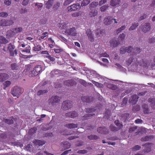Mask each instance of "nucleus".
<instances>
[{
    "label": "nucleus",
    "mask_w": 155,
    "mask_h": 155,
    "mask_svg": "<svg viewBox=\"0 0 155 155\" xmlns=\"http://www.w3.org/2000/svg\"><path fill=\"white\" fill-rule=\"evenodd\" d=\"M61 99L60 97L57 96H53L48 100V103L49 105L54 106L59 103Z\"/></svg>",
    "instance_id": "obj_1"
},
{
    "label": "nucleus",
    "mask_w": 155,
    "mask_h": 155,
    "mask_svg": "<svg viewBox=\"0 0 155 155\" xmlns=\"http://www.w3.org/2000/svg\"><path fill=\"white\" fill-rule=\"evenodd\" d=\"M114 123L117 127H115L113 124H111L110 126V129L111 131H117L122 128L123 125L122 124L120 123L119 120L115 121Z\"/></svg>",
    "instance_id": "obj_2"
},
{
    "label": "nucleus",
    "mask_w": 155,
    "mask_h": 155,
    "mask_svg": "<svg viewBox=\"0 0 155 155\" xmlns=\"http://www.w3.org/2000/svg\"><path fill=\"white\" fill-rule=\"evenodd\" d=\"M42 69V67L41 65H37L35 66L33 68V70L31 71L30 75L31 77L37 76L40 72L41 71Z\"/></svg>",
    "instance_id": "obj_3"
},
{
    "label": "nucleus",
    "mask_w": 155,
    "mask_h": 155,
    "mask_svg": "<svg viewBox=\"0 0 155 155\" xmlns=\"http://www.w3.org/2000/svg\"><path fill=\"white\" fill-rule=\"evenodd\" d=\"M72 102L70 101L67 100L64 101L62 104L61 108L64 110H66L71 108L72 107Z\"/></svg>",
    "instance_id": "obj_4"
},
{
    "label": "nucleus",
    "mask_w": 155,
    "mask_h": 155,
    "mask_svg": "<svg viewBox=\"0 0 155 155\" xmlns=\"http://www.w3.org/2000/svg\"><path fill=\"white\" fill-rule=\"evenodd\" d=\"M65 33L67 36H75L77 33L76 32V28L74 27L70 28H66L65 31Z\"/></svg>",
    "instance_id": "obj_5"
},
{
    "label": "nucleus",
    "mask_w": 155,
    "mask_h": 155,
    "mask_svg": "<svg viewBox=\"0 0 155 155\" xmlns=\"http://www.w3.org/2000/svg\"><path fill=\"white\" fill-rule=\"evenodd\" d=\"M21 88L18 86L14 87L11 90V94L14 97H18L21 94Z\"/></svg>",
    "instance_id": "obj_6"
},
{
    "label": "nucleus",
    "mask_w": 155,
    "mask_h": 155,
    "mask_svg": "<svg viewBox=\"0 0 155 155\" xmlns=\"http://www.w3.org/2000/svg\"><path fill=\"white\" fill-rule=\"evenodd\" d=\"M14 22L13 20L2 19L0 20V26H10L12 25Z\"/></svg>",
    "instance_id": "obj_7"
},
{
    "label": "nucleus",
    "mask_w": 155,
    "mask_h": 155,
    "mask_svg": "<svg viewBox=\"0 0 155 155\" xmlns=\"http://www.w3.org/2000/svg\"><path fill=\"white\" fill-rule=\"evenodd\" d=\"M113 21H114L115 24L117 23L116 19L112 18L110 16H107L104 19V22L105 25H110L112 23Z\"/></svg>",
    "instance_id": "obj_8"
},
{
    "label": "nucleus",
    "mask_w": 155,
    "mask_h": 155,
    "mask_svg": "<svg viewBox=\"0 0 155 155\" xmlns=\"http://www.w3.org/2000/svg\"><path fill=\"white\" fill-rule=\"evenodd\" d=\"M15 46L10 43L8 45V49L9 50L10 55L11 56H14L15 55H16L17 54V51L16 49L14 51L15 48Z\"/></svg>",
    "instance_id": "obj_9"
},
{
    "label": "nucleus",
    "mask_w": 155,
    "mask_h": 155,
    "mask_svg": "<svg viewBox=\"0 0 155 155\" xmlns=\"http://www.w3.org/2000/svg\"><path fill=\"white\" fill-rule=\"evenodd\" d=\"M81 8L80 4H74L68 7V11L72 12L79 10Z\"/></svg>",
    "instance_id": "obj_10"
},
{
    "label": "nucleus",
    "mask_w": 155,
    "mask_h": 155,
    "mask_svg": "<svg viewBox=\"0 0 155 155\" xmlns=\"http://www.w3.org/2000/svg\"><path fill=\"white\" fill-rule=\"evenodd\" d=\"M151 26L149 23H145L141 25V30L144 32L146 33L150 30Z\"/></svg>",
    "instance_id": "obj_11"
},
{
    "label": "nucleus",
    "mask_w": 155,
    "mask_h": 155,
    "mask_svg": "<svg viewBox=\"0 0 155 155\" xmlns=\"http://www.w3.org/2000/svg\"><path fill=\"white\" fill-rule=\"evenodd\" d=\"M135 59L136 60V61H135V60H134V62L137 66L139 65L141 66L145 67L147 66V64H148L149 65L150 64H149L147 60H145L144 61L142 59L141 60H140L139 62L138 61L137 59Z\"/></svg>",
    "instance_id": "obj_12"
},
{
    "label": "nucleus",
    "mask_w": 155,
    "mask_h": 155,
    "mask_svg": "<svg viewBox=\"0 0 155 155\" xmlns=\"http://www.w3.org/2000/svg\"><path fill=\"white\" fill-rule=\"evenodd\" d=\"M86 34L89 41L93 42L94 41V38L91 30L89 29H87L86 31Z\"/></svg>",
    "instance_id": "obj_13"
},
{
    "label": "nucleus",
    "mask_w": 155,
    "mask_h": 155,
    "mask_svg": "<svg viewBox=\"0 0 155 155\" xmlns=\"http://www.w3.org/2000/svg\"><path fill=\"white\" fill-rule=\"evenodd\" d=\"M139 97L136 94L134 95L131 96L129 100V102L132 104L134 105L136 104L138 101Z\"/></svg>",
    "instance_id": "obj_14"
},
{
    "label": "nucleus",
    "mask_w": 155,
    "mask_h": 155,
    "mask_svg": "<svg viewBox=\"0 0 155 155\" xmlns=\"http://www.w3.org/2000/svg\"><path fill=\"white\" fill-rule=\"evenodd\" d=\"M95 33L96 37H102L105 34V31L101 28H99L95 30Z\"/></svg>",
    "instance_id": "obj_15"
},
{
    "label": "nucleus",
    "mask_w": 155,
    "mask_h": 155,
    "mask_svg": "<svg viewBox=\"0 0 155 155\" xmlns=\"http://www.w3.org/2000/svg\"><path fill=\"white\" fill-rule=\"evenodd\" d=\"M97 130L98 133L105 134H107L109 132L108 129L104 127H99Z\"/></svg>",
    "instance_id": "obj_16"
},
{
    "label": "nucleus",
    "mask_w": 155,
    "mask_h": 155,
    "mask_svg": "<svg viewBox=\"0 0 155 155\" xmlns=\"http://www.w3.org/2000/svg\"><path fill=\"white\" fill-rule=\"evenodd\" d=\"M152 143H147L143 145L142 146H144L145 148L143 149V151L144 153H148L151 150V145Z\"/></svg>",
    "instance_id": "obj_17"
},
{
    "label": "nucleus",
    "mask_w": 155,
    "mask_h": 155,
    "mask_svg": "<svg viewBox=\"0 0 155 155\" xmlns=\"http://www.w3.org/2000/svg\"><path fill=\"white\" fill-rule=\"evenodd\" d=\"M65 116L66 117L73 118L77 117L78 114L75 111H72L65 113Z\"/></svg>",
    "instance_id": "obj_18"
},
{
    "label": "nucleus",
    "mask_w": 155,
    "mask_h": 155,
    "mask_svg": "<svg viewBox=\"0 0 155 155\" xmlns=\"http://www.w3.org/2000/svg\"><path fill=\"white\" fill-rule=\"evenodd\" d=\"M94 100V97L91 96L82 97L81 98V100L83 102L87 103H90Z\"/></svg>",
    "instance_id": "obj_19"
},
{
    "label": "nucleus",
    "mask_w": 155,
    "mask_h": 155,
    "mask_svg": "<svg viewBox=\"0 0 155 155\" xmlns=\"http://www.w3.org/2000/svg\"><path fill=\"white\" fill-rule=\"evenodd\" d=\"M110 45L113 48H115L118 46L120 42L118 40H117L115 39H113L110 41Z\"/></svg>",
    "instance_id": "obj_20"
},
{
    "label": "nucleus",
    "mask_w": 155,
    "mask_h": 155,
    "mask_svg": "<svg viewBox=\"0 0 155 155\" xmlns=\"http://www.w3.org/2000/svg\"><path fill=\"white\" fill-rule=\"evenodd\" d=\"M142 108L144 114H148L151 113L148 108V106L147 104H143L142 105Z\"/></svg>",
    "instance_id": "obj_21"
},
{
    "label": "nucleus",
    "mask_w": 155,
    "mask_h": 155,
    "mask_svg": "<svg viewBox=\"0 0 155 155\" xmlns=\"http://www.w3.org/2000/svg\"><path fill=\"white\" fill-rule=\"evenodd\" d=\"M8 77V75L6 73H1L0 74V81L3 82L7 79Z\"/></svg>",
    "instance_id": "obj_22"
},
{
    "label": "nucleus",
    "mask_w": 155,
    "mask_h": 155,
    "mask_svg": "<svg viewBox=\"0 0 155 155\" xmlns=\"http://www.w3.org/2000/svg\"><path fill=\"white\" fill-rule=\"evenodd\" d=\"M120 2V0H111L110 4L111 6L114 7L119 5Z\"/></svg>",
    "instance_id": "obj_23"
},
{
    "label": "nucleus",
    "mask_w": 155,
    "mask_h": 155,
    "mask_svg": "<svg viewBox=\"0 0 155 155\" xmlns=\"http://www.w3.org/2000/svg\"><path fill=\"white\" fill-rule=\"evenodd\" d=\"M148 101L151 103L152 108L155 109V98L150 97L148 99Z\"/></svg>",
    "instance_id": "obj_24"
},
{
    "label": "nucleus",
    "mask_w": 155,
    "mask_h": 155,
    "mask_svg": "<svg viewBox=\"0 0 155 155\" xmlns=\"http://www.w3.org/2000/svg\"><path fill=\"white\" fill-rule=\"evenodd\" d=\"M98 13L97 11L95 9H92L89 13V16L91 17H95L97 15Z\"/></svg>",
    "instance_id": "obj_25"
},
{
    "label": "nucleus",
    "mask_w": 155,
    "mask_h": 155,
    "mask_svg": "<svg viewBox=\"0 0 155 155\" xmlns=\"http://www.w3.org/2000/svg\"><path fill=\"white\" fill-rule=\"evenodd\" d=\"M153 136L152 135L146 136L144 137H142L141 140L142 141H146L153 139Z\"/></svg>",
    "instance_id": "obj_26"
},
{
    "label": "nucleus",
    "mask_w": 155,
    "mask_h": 155,
    "mask_svg": "<svg viewBox=\"0 0 155 155\" xmlns=\"http://www.w3.org/2000/svg\"><path fill=\"white\" fill-rule=\"evenodd\" d=\"M78 126V124H77L71 123L66 124L65 126L68 128L72 129L77 128Z\"/></svg>",
    "instance_id": "obj_27"
},
{
    "label": "nucleus",
    "mask_w": 155,
    "mask_h": 155,
    "mask_svg": "<svg viewBox=\"0 0 155 155\" xmlns=\"http://www.w3.org/2000/svg\"><path fill=\"white\" fill-rule=\"evenodd\" d=\"M34 143L36 145L39 146H42L45 144V142L44 140H35L34 142Z\"/></svg>",
    "instance_id": "obj_28"
},
{
    "label": "nucleus",
    "mask_w": 155,
    "mask_h": 155,
    "mask_svg": "<svg viewBox=\"0 0 155 155\" xmlns=\"http://www.w3.org/2000/svg\"><path fill=\"white\" fill-rule=\"evenodd\" d=\"M53 3V0H49L46 4V8L48 9H49L52 7Z\"/></svg>",
    "instance_id": "obj_29"
},
{
    "label": "nucleus",
    "mask_w": 155,
    "mask_h": 155,
    "mask_svg": "<svg viewBox=\"0 0 155 155\" xmlns=\"http://www.w3.org/2000/svg\"><path fill=\"white\" fill-rule=\"evenodd\" d=\"M73 81L72 80H69L64 81V84L68 86H71L73 85Z\"/></svg>",
    "instance_id": "obj_30"
},
{
    "label": "nucleus",
    "mask_w": 155,
    "mask_h": 155,
    "mask_svg": "<svg viewBox=\"0 0 155 155\" xmlns=\"http://www.w3.org/2000/svg\"><path fill=\"white\" fill-rule=\"evenodd\" d=\"M139 23L137 22L133 23L131 26L129 28V31L134 30L135 29L137 28V27Z\"/></svg>",
    "instance_id": "obj_31"
},
{
    "label": "nucleus",
    "mask_w": 155,
    "mask_h": 155,
    "mask_svg": "<svg viewBox=\"0 0 155 155\" xmlns=\"http://www.w3.org/2000/svg\"><path fill=\"white\" fill-rule=\"evenodd\" d=\"M13 29L10 30L8 31H7V35L9 36L10 37H12L14 35H15V33Z\"/></svg>",
    "instance_id": "obj_32"
},
{
    "label": "nucleus",
    "mask_w": 155,
    "mask_h": 155,
    "mask_svg": "<svg viewBox=\"0 0 155 155\" xmlns=\"http://www.w3.org/2000/svg\"><path fill=\"white\" fill-rule=\"evenodd\" d=\"M129 114L128 113H125L122 115L121 119L124 121H126L129 119Z\"/></svg>",
    "instance_id": "obj_33"
},
{
    "label": "nucleus",
    "mask_w": 155,
    "mask_h": 155,
    "mask_svg": "<svg viewBox=\"0 0 155 155\" xmlns=\"http://www.w3.org/2000/svg\"><path fill=\"white\" fill-rule=\"evenodd\" d=\"M63 145L64 148V150L69 148L71 146V143L67 141L64 142Z\"/></svg>",
    "instance_id": "obj_34"
},
{
    "label": "nucleus",
    "mask_w": 155,
    "mask_h": 155,
    "mask_svg": "<svg viewBox=\"0 0 155 155\" xmlns=\"http://www.w3.org/2000/svg\"><path fill=\"white\" fill-rule=\"evenodd\" d=\"M0 41H1V44H6L8 42V40L2 36H0Z\"/></svg>",
    "instance_id": "obj_35"
},
{
    "label": "nucleus",
    "mask_w": 155,
    "mask_h": 155,
    "mask_svg": "<svg viewBox=\"0 0 155 155\" xmlns=\"http://www.w3.org/2000/svg\"><path fill=\"white\" fill-rule=\"evenodd\" d=\"M88 139L90 140H96L99 138L98 136L96 135H91L87 136Z\"/></svg>",
    "instance_id": "obj_36"
},
{
    "label": "nucleus",
    "mask_w": 155,
    "mask_h": 155,
    "mask_svg": "<svg viewBox=\"0 0 155 155\" xmlns=\"http://www.w3.org/2000/svg\"><path fill=\"white\" fill-rule=\"evenodd\" d=\"M90 2V0H83L81 2V6L82 7L86 6L89 4Z\"/></svg>",
    "instance_id": "obj_37"
},
{
    "label": "nucleus",
    "mask_w": 155,
    "mask_h": 155,
    "mask_svg": "<svg viewBox=\"0 0 155 155\" xmlns=\"http://www.w3.org/2000/svg\"><path fill=\"white\" fill-rule=\"evenodd\" d=\"M94 115V114H88L85 115L84 116L82 117V120H85L89 118V117H90Z\"/></svg>",
    "instance_id": "obj_38"
},
{
    "label": "nucleus",
    "mask_w": 155,
    "mask_h": 155,
    "mask_svg": "<svg viewBox=\"0 0 155 155\" xmlns=\"http://www.w3.org/2000/svg\"><path fill=\"white\" fill-rule=\"evenodd\" d=\"M31 48L29 45L27 46L25 50L21 51L22 52H25L27 53H30L31 52Z\"/></svg>",
    "instance_id": "obj_39"
},
{
    "label": "nucleus",
    "mask_w": 155,
    "mask_h": 155,
    "mask_svg": "<svg viewBox=\"0 0 155 155\" xmlns=\"http://www.w3.org/2000/svg\"><path fill=\"white\" fill-rule=\"evenodd\" d=\"M125 37V35L124 33H122L119 36L118 38V40L120 41H123Z\"/></svg>",
    "instance_id": "obj_40"
},
{
    "label": "nucleus",
    "mask_w": 155,
    "mask_h": 155,
    "mask_svg": "<svg viewBox=\"0 0 155 155\" xmlns=\"http://www.w3.org/2000/svg\"><path fill=\"white\" fill-rule=\"evenodd\" d=\"M34 4H35V6H37L36 8H37L38 10H40L43 6V5L41 3H34Z\"/></svg>",
    "instance_id": "obj_41"
},
{
    "label": "nucleus",
    "mask_w": 155,
    "mask_h": 155,
    "mask_svg": "<svg viewBox=\"0 0 155 155\" xmlns=\"http://www.w3.org/2000/svg\"><path fill=\"white\" fill-rule=\"evenodd\" d=\"M37 130L36 127H34L30 129L29 131V133L30 135H32L35 133Z\"/></svg>",
    "instance_id": "obj_42"
},
{
    "label": "nucleus",
    "mask_w": 155,
    "mask_h": 155,
    "mask_svg": "<svg viewBox=\"0 0 155 155\" xmlns=\"http://www.w3.org/2000/svg\"><path fill=\"white\" fill-rule=\"evenodd\" d=\"M14 31L15 32V34L21 32L23 30L22 28L21 27H18V28H15L13 29Z\"/></svg>",
    "instance_id": "obj_43"
},
{
    "label": "nucleus",
    "mask_w": 155,
    "mask_h": 155,
    "mask_svg": "<svg viewBox=\"0 0 155 155\" xmlns=\"http://www.w3.org/2000/svg\"><path fill=\"white\" fill-rule=\"evenodd\" d=\"M96 109L92 108H86L85 111L87 113H91L94 112L95 111Z\"/></svg>",
    "instance_id": "obj_44"
},
{
    "label": "nucleus",
    "mask_w": 155,
    "mask_h": 155,
    "mask_svg": "<svg viewBox=\"0 0 155 155\" xmlns=\"http://www.w3.org/2000/svg\"><path fill=\"white\" fill-rule=\"evenodd\" d=\"M126 51L128 53H131L133 51L134 52V49L131 46H129L127 47H126Z\"/></svg>",
    "instance_id": "obj_45"
},
{
    "label": "nucleus",
    "mask_w": 155,
    "mask_h": 155,
    "mask_svg": "<svg viewBox=\"0 0 155 155\" xmlns=\"http://www.w3.org/2000/svg\"><path fill=\"white\" fill-rule=\"evenodd\" d=\"M61 4L60 3L58 2H57L56 3L54 4V5L53 7V9L54 10H56L58 9L59 8V7L60 6Z\"/></svg>",
    "instance_id": "obj_46"
},
{
    "label": "nucleus",
    "mask_w": 155,
    "mask_h": 155,
    "mask_svg": "<svg viewBox=\"0 0 155 155\" xmlns=\"http://www.w3.org/2000/svg\"><path fill=\"white\" fill-rule=\"evenodd\" d=\"M127 51L126 47H122L120 48V54H124Z\"/></svg>",
    "instance_id": "obj_47"
},
{
    "label": "nucleus",
    "mask_w": 155,
    "mask_h": 155,
    "mask_svg": "<svg viewBox=\"0 0 155 155\" xmlns=\"http://www.w3.org/2000/svg\"><path fill=\"white\" fill-rule=\"evenodd\" d=\"M11 84V82L10 81H5L3 83L4 89H5L6 87L9 86Z\"/></svg>",
    "instance_id": "obj_48"
},
{
    "label": "nucleus",
    "mask_w": 155,
    "mask_h": 155,
    "mask_svg": "<svg viewBox=\"0 0 155 155\" xmlns=\"http://www.w3.org/2000/svg\"><path fill=\"white\" fill-rule=\"evenodd\" d=\"M109 7L108 5H103L100 8V9L101 12L105 11Z\"/></svg>",
    "instance_id": "obj_49"
},
{
    "label": "nucleus",
    "mask_w": 155,
    "mask_h": 155,
    "mask_svg": "<svg viewBox=\"0 0 155 155\" xmlns=\"http://www.w3.org/2000/svg\"><path fill=\"white\" fill-rule=\"evenodd\" d=\"M11 67L13 70H17L18 68V66L17 64L15 63L11 64Z\"/></svg>",
    "instance_id": "obj_50"
},
{
    "label": "nucleus",
    "mask_w": 155,
    "mask_h": 155,
    "mask_svg": "<svg viewBox=\"0 0 155 155\" xmlns=\"http://www.w3.org/2000/svg\"><path fill=\"white\" fill-rule=\"evenodd\" d=\"M33 50L35 51H39L41 50V46L39 45H37L33 47Z\"/></svg>",
    "instance_id": "obj_51"
},
{
    "label": "nucleus",
    "mask_w": 155,
    "mask_h": 155,
    "mask_svg": "<svg viewBox=\"0 0 155 155\" xmlns=\"http://www.w3.org/2000/svg\"><path fill=\"white\" fill-rule=\"evenodd\" d=\"M134 60H135V61H136V60H135L133 57H130V58L127 61H126L127 64L128 65L130 64L134 61Z\"/></svg>",
    "instance_id": "obj_52"
},
{
    "label": "nucleus",
    "mask_w": 155,
    "mask_h": 155,
    "mask_svg": "<svg viewBox=\"0 0 155 155\" xmlns=\"http://www.w3.org/2000/svg\"><path fill=\"white\" fill-rule=\"evenodd\" d=\"M48 91L46 90H39L37 92V95L38 96L43 94L44 93H47Z\"/></svg>",
    "instance_id": "obj_53"
},
{
    "label": "nucleus",
    "mask_w": 155,
    "mask_h": 155,
    "mask_svg": "<svg viewBox=\"0 0 155 155\" xmlns=\"http://www.w3.org/2000/svg\"><path fill=\"white\" fill-rule=\"evenodd\" d=\"M45 57L47 58L48 59L52 62L54 61L55 60V59L54 58L51 57L50 55L49 54L48 55H45Z\"/></svg>",
    "instance_id": "obj_54"
},
{
    "label": "nucleus",
    "mask_w": 155,
    "mask_h": 155,
    "mask_svg": "<svg viewBox=\"0 0 155 155\" xmlns=\"http://www.w3.org/2000/svg\"><path fill=\"white\" fill-rule=\"evenodd\" d=\"M98 4V2H94L91 3L90 5V6L91 8H94L96 7Z\"/></svg>",
    "instance_id": "obj_55"
},
{
    "label": "nucleus",
    "mask_w": 155,
    "mask_h": 155,
    "mask_svg": "<svg viewBox=\"0 0 155 155\" xmlns=\"http://www.w3.org/2000/svg\"><path fill=\"white\" fill-rule=\"evenodd\" d=\"M126 27L125 25L122 26L120 27L117 30V34L119 33L122 30H124L126 28Z\"/></svg>",
    "instance_id": "obj_56"
},
{
    "label": "nucleus",
    "mask_w": 155,
    "mask_h": 155,
    "mask_svg": "<svg viewBox=\"0 0 155 155\" xmlns=\"http://www.w3.org/2000/svg\"><path fill=\"white\" fill-rule=\"evenodd\" d=\"M5 122L7 124H12L13 123L14 121L12 119H6L5 120Z\"/></svg>",
    "instance_id": "obj_57"
},
{
    "label": "nucleus",
    "mask_w": 155,
    "mask_h": 155,
    "mask_svg": "<svg viewBox=\"0 0 155 155\" xmlns=\"http://www.w3.org/2000/svg\"><path fill=\"white\" fill-rule=\"evenodd\" d=\"M8 16V14L6 12H0V17L3 18H6Z\"/></svg>",
    "instance_id": "obj_58"
},
{
    "label": "nucleus",
    "mask_w": 155,
    "mask_h": 155,
    "mask_svg": "<svg viewBox=\"0 0 155 155\" xmlns=\"http://www.w3.org/2000/svg\"><path fill=\"white\" fill-rule=\"evenodd\" d=\"M92 82L96 86H97L98 87H101L102 85V84L100 83H98V82H96L95 81H92Z\"/></svg>",
    "instance_id": "obj_59"
},
{
    "label": "nucleus",
    "mask_w": 155,
    "mask_h": 155,
    "mask_svg": "<svg viewBox=\"0 0 155 155\" xmlns=\"http://www.w3.org/2000/svg\"><path fill=\"white\" fill-rule=\"evenodd\" d=\"M100 57H109V55L106 52L101 53L99 54Z\"/></svg>",
    "instance_id": "obj_60"
},
{
    "label": "nucleus",
    "mask_w": 155,
    "mask_h": 155,
    "mask_svg": "<svg viewBox=\"0 0 155 155\" xmlns=\"http://www.w3.org/2000/svg\"><path fill=\"white\" fill-rule=\"evenodd\" d=\"M137 127L135 126L134 127H130L129 130V133H131L137 129Z\"/></svg>",
    "instance_id": "obj_61"
},
{
    "label": "nucleus",
    "mask_w": 155,
    "mask_h": 155,
    "mask_svg": "<svg viewBox=\"0 0 155 155\" xmlns=\"http://www.w3.org/2000/svg\"><path fill=\"white\" fill-rule=\"evenodd\" d=\"M4 4L7 6H8L11 4V0H5L4 2Z\"/></svg>",
    "instance_id": "obj_62"
},
{
    "label": "nucleus",
    "mask_w": 155,
    "mask_h": 155,
    "mask_svg": "<svg viewBox=\"0 0 155 155\" xmlns=\"http://www.w3.org/2000/svg\"><path fill=\"white\" fill-rule=\"evenodd\" d=\"M147 17V15L144 14H143L142 16H141L139 18L138 21H140L143 20L145 19Z\"/></svg>",
    "instance_id": "obj_63"
},
{
    "label": "nucleus",
    "mask_w": 155,
    "mask_h": 155,
    "mask_svg": "<svg viewBox=\"0 0 155 155\" xmlns=\"http://www.w3.org/2000/svg\"><path fill=\"white\" fill-rule=\"evenodd\" d=\"M148 42L150 43H155V38H150L148 40Z\"/></svg>",
    "instance_id": "obj_64"
}]
</instances>
